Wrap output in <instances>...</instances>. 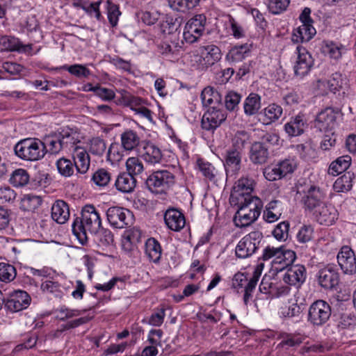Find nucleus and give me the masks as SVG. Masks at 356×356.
Returning a JSON list of instances; mask_svg holds the SVG:
<instances>
[{
    "mask_svg": "<svg viewBox=\"0 0 356 356\" xmlns=\"http://www.w3.org/2000/svg\"><path fill=\"white\" fill-rule=\"evenodd\" d=\"M199 52L203 55L204 61H207L209 67L218 63L222 58L220 49L213 44L200 47Z\"/></svg>",
    "mask_w": 356,
    "mask_h": 356,
    "instance_id": "29",
    "label": "nucleus"
},
{
    "mask_svg": "<svg viewBox=\"0 0 356 356\" xmlns=\"http://www.w3.org/2000/svg\"><path fill=\"white\" fill-rule=\"evenodd\" d=\"M314 219L321 225L330 226L338 218V211L332 204L324 203L312 213Z\"/></svg>",
    "mask_w": 356,
    "mask_h": 356,
    "instance_id": "18",
    "label": "nucleus"
},
{
    "mask_svg": "<svg viewBox=\"0 0 356 356\" xmlns=\"http://www.w3.org/2000/svg\"><path fill=\"white\" fill-rule=\"evenodd\" d=\"M111 180V174L104 168L98 169L92 177V181L98 186H107Z\"/></svg>",
    "mask_w": 356,
    "mask_h": 356,
    "instance_id": "51",
    "label": "nucleus"
},
{
    "mask_svg": "<svg viewBox=\"0 0 356 356\" xmlns=\"http://www.w3.org/2000/svg\"><path fill=\"white\" fill-rule=\"evenodd\" d=\"M100 213L92 204L85 205L81 212V217L74 219L72 230L81 245L88 242L87 232L96 233L102 226Z\"/></svg>",
    "mask_w": 356,
    "mask_h": 356,
    "instance_id": "1",
    "label": "nucleus"
},
{
    "mask_svg": "<svg viewBox=\"0 0 356 356\" xmlns=\"http://www.w3.org/2000/svg\"><path fill=\"white\" fill-rule=\"evenodd\" d=\"M106 146L104 140L99 137L93 138L90 143V152L94 155L102 156Z\"/></svg>",
    "mask_w": 356,
    "mask_h": 356,
    "instance_id": "64",
    "label": "nucleus"
},
{
    "mask_svg": "<svg viewBox=\"0 0 356 356\" xmlns=\"http://www.w3.org/2000/svg\"><path fill=\"white\" fill-rule=\"evenodd\" d=\"M145 184L152 193L166 194L175 185L176 177L168 170H157L148 176Z\"/></svg>",
    "mask_w": 356,
    "mask_h": 356,
    "instance_id": "4",
    "label": "nucleus"
},
{
    "mask_svg": "<svg viewBox=\"0 0 356 356\" xmlns=\"http://www.w3.org/2000/svg\"><path fill=\"white\" fill-rule=\"evenodd\" d=\"M337 326L341 329H346L353 325L355 321V316L352 313L342 312L334 315Z\"/></svg>",
    "mask_w": 356,
    "mask_h": 356,
    "instance_id": "55",
    "label": "nucleus"
},
{
    "mask_svg": "<svg viewBox=\"0 0 356 356\" xmlns=\"http://www.w3.org/2000/svg\"><path fill=\"white\" fill-rule=\"evenodd\" d=\"M323 52L334 60H339L341 58L342 54L346 51L344 45L337 43L333 41H325L323 46Z\"/></svg>",
    "mask_w": 356,
    "mask_h": 356,
    "instance_id": "37",
    "label": "nucleus"
},
{
    "mask_svg": "<svg viewBox=\"0 0 356 356\" xmlns=\"http://www.w3.org/2000/svg\"><path fill=\"white\" fill-rule=\"evenodd\" d=\"M56 318L65 321L67 319L76 317L81 315L83 312L78 309H72L65 306H62L56 309Z\"/></svg>",
    "mask_w": 356,
    "mask_h": 356,
    "instance_id": "57",
    "label": "nucleus"
},
{
    "mask_svg": "<svg viewBox=\"0 0 356 356\" xmlns=\"http://www.w3.org/2000/svg\"><path fill=\"white\" fill-rule=\"evenodd\" d=\"M355 176L353 172H347L338 177L333 184V189L337 193H347L353 187Z\"/></svg>",
    "mask_w": 356,
    "mask_h": 356,
    "instance_id": "36",
    "label": "nucleus"
},
{
    "mask_svg": "<svg viewBox=\"0 0 356 356\" xmlns=\"http://www.w3.org/2000/svg\"><path fill=\"white\" fill-rule=\"evenodd\" d=\"M107 4V15L109 23L113 27L117 26L118 18L121 13L119 10L118 6L111 2L110 0L106 1Z\"/></svg>",
    "mask_w": 356,
    "mask_h": 356,
    "instance_id": "56",
    "label": "nucleus"
},
{
    "mask_svg": "<svg viewBox=\"0 0 356 356\" xmlns=\"http://www.w3.org/2000/svg\"><path fill=\"white\" fill-rule=\"evenodd\" d=\"M337 261L343 273L353 275L356 273V257L350 247L343 245L337 254Z\"/></svg>",
    "mask_w": 356,
    "mask_h": 356,
    "instance_id": "15",
    "label": "nucleus"
},
{
    "mask_svg": "<svg viewBox=\"0 0 356 356\" xmlns=\"http://www.w3.org/2000/svg\"><path fill=\"white\" fill-rule=\"evenodd\" d=\"M261 108V97L257 93H250L243 103L244 113L248 116L256 114Z\"/></svg>",
    "mask_w": 356,
    "mask_h": 356,
    "instance_id": "38",
    "label": "nucleus"
},
{
    "mask_svg": "<svg viewBox=\"0 0 356 356\" xmlns=\"http://www.w3.org/2000/svg\"><path fill=\"white\" fill-rule=\"evenodd\" d=\"M91 234L95 236V241L101 247H108L112 245L114 241L111 231L103 228L102 226L96 233H91Z\"/></svg>",
    "mask_w": 356,
    "mask_h": 356,
    "instance_id": "42",
    "label": "nucleus"
},
{
    "mask_svg": "<svg viewBox=\"0 0 356 356\" xmlns=\"http://www.w3.org/2000/svg\"><path fill=\"white\" fill-rule=\"evenodd\" d=\"M115 186L116 189L122 193H131L136 186V178L127 172H122L118 176Z\"/></svg>",
    "mask_w": 356,
    "mask_h": 356,
    "instance_id": "30",
    "label": "nucleus"
},
{
    "mask_svg": "<svg viewBox=\"0 0 356 356\" xmlns=\"http://www.w3.org/2000/svg\"><path fill=\"white\" fill-rule=\"evenodd\" d=\"M16 277V269L10 264L0 263V280L8 282L13 280Z\"/></svg>",
    "mask_w": 356,
    "mask_h": 356,
    "instance_id": "53",
    "label": "nucleus"
},
{
    "mask_svg": "<svg viewBox=\"0 0 356 356\" xmlns=\"http://www.w3.org/2000/svg\"><path fill=\"white\" fill-rule=\"evenodd\" d=\"M243 152L229 148L227 149L224 166L227 176L236 175L241 167V159Z\"/></svg>",
    "mask_w": 356,
    "mask_h": 356,
    "instance_id": "19",
    "label": "nucleus"
},
{
    "mask_svg": "<svg viewBox=\"0 0 356 356\" xmlns=\"http://www.w3.org/2000/svg\"><path fill=\"white\" fill-rule=\"evenodd\" d=\"M316 33L312 24H302L293 31L292 41L296 43L308 42Z\"/></svg>",
    "mask_w": 356,
    "mask_h": 356,
    "instance_id": "33",
    "label": "nucleus"
},
{
    "mask_svg": "<svg viewBox=\"0 0 356 356\" xmlns=\"http://www.w3.org/2000/svg\"><path fill=\"white\" fill-rule=\"evenodd\" d=\"M290 0H268V7L273 14H280L286 10Z\"/></svg>",
    "mask_w": 356,
    "mask_h": 356,
    "instance_id": "63",
    "label": "nucleus"
},
{
    "mask_svg": "<svg viewBox=\"0 0 356 356\" xmlns=\"http://www.w3.org/2000/svg\"><path fill=\"white\" fill-rule=\"evenodd\" d=\"M197 168L205 179L214 181L216 172V168L211 163L205 161L202 159H198L197 160Z\"/></svg>",
    "mask_w": 356,
    "mask_h": 356,
    "instance_id": "46",
    "label": "nucleus"
},
{
    "mask_svg": "<svg viewBox=\"0 0 356 356\" xmlns=\"http://www.w3.org/2000/svg\"><path fill=\"white\" fill-rule=\"evenodd\" d=\"M56 165L61 176L69 177L74 174L75 166L70 159L64 157L60 158L56 161Z\"/></svg>",
    "mask_w": 356,
    "mask_h": 356,
    "instance_id": "48",
    "label": "nucleus"
},
{
    "mask_svg": "<svg viewBox=\"0 0 356 356\" xmlns=\"http://www.w3.org/2000/svg\"><path fill=\"white\" fill-rule=\"evenodd\" d=\"M283 109L277 104H270L266 107L263 113L266 124H270L277 120L282 115Z\"/></svg>",
    "mask_w": 356,
    "mask_h": 356,
    "instance_id": "44",
    "label": "nucleus"
},
{
    "mask_svg": "<svg viewBox=\"0 0 356 356\" xmlns=\"http://www.w3.org/2000/svg\"><path fill=\"white\" fill-rule=\"evenodd\" d=\"M41 290L44 293L53 294L55 297H62L63 292L59 282L53 280H46L41 284Z\"/></svg>",
    "mask_w": 356,
    "mask_h": 356,
    "instance_id": "52",
    "label": "nucleus"
},
{
    "mask_svg": "<svg viewBox=\"0 0 356 356\" xmlns=\"http://www.w3.org/2000/svg\"><path fill=\"white\" fill-rule=\"evenodd\" d=\"M282 211V203L280 200H272L266 204L263 218L267 222H274L280 218Z\"/></svg>",
    "mask_w": 356,
    "mask_h": 356,
    "instance_id": "28",
    "label": "nucleus"
},
{
    "mask_svg": "<svg viewBox=\"0 0 356 356\" xmlns=\"http://www.w3.org/2000/svg\"><path fill=\"white\" fill-rule=\"evenodd\" d=\"M279 257L280 259L277 261V264L280 267H275L277 270H282L285 268L293 266L292 264L296 259V254L294 251L286 249L284 246L280 247Z\"/></svg>",
    "mask_w": 356,
    "mask_h": 356,
    "instance_id": "39",
    "label": "nucleus"
},
{
    "mask_svg": "<svg viewBox=\"0 0 356 356\" xmlns=\"http://www.w3.org/2000/svg\"><path fill=\"white\" fill-rule=\"evenodd\" d=\"M280 254V247H273L270 245H267L263 250V253L260 257H259V260L262 261H268L270 259H273V264L274 265L277 264V261L280 259L279 257Z\"/></svg>",
    "mask_w": 356,
    "mask_h": 356,
    "instance_id": "58",
    "label": "nucleus"
},
{
    "mask_svg": "<svg viewBox=\"0 0 356 356\" xmlns=\"http://www.w3.org/2000/svg\"><path fill=\"white\" fill-rule=\"evenodd\" d=\"M250 134L244 130L238 131L232 138L230 149L243 152L245 147L250 143Z\"/></svg>",
    "mask_w": 356,
    "mask_h": 356,
    "instance_id": "41",
    "label": "nucleus"
},
{
    "mask_svg": "<svg viewBox=\"0 0 356 356\" xmlns=\"http://www.w3.org/2000/svg\"><path fill=\"white\" fill-rule=\"evenodd\" d=\"M51 218L58 224H64L70 218L68 204L63 200H56L51 207Z\"/></svg>",
    "mask_w": 356,
    "mask_h": 356,
    "instance_id": "26",
    "label": "nucleus"
},
{
    "mask_svg": "<svg viewBox=\"0 0 356 356\" xmlns=\"http://www.w3.org/2000/svg\"><path fill=\"white\" fill-rule=\"evenodd\" d=\"M201 99L204 106H218L222 104V97L220 93L212 87L205 88L201 93Z\"/></svg>",
    "mask_w": 356,
    "mask_h": 356,
    "instance_id": "32",
    "label": "nucleus"
},
{
    "mask_svg": "<svg viewBox=\"0 0 356 356\" xmlns=\"http://www.w3.org/2000/svg\"><path fill=\"white\" fill-rule=\"evenodd\" d=\"M268 147H264L259 142L252 144L250 151V159L254 164H264L268 159Z\"/></svg>",
    "mask_w": 356,
    "mask_h": 356,
    "instance_id": "27",
    "label": "nucleus"
},
{
    "mask_svg": "<svg viewBox=\"0 0 356 356\" xmlns=\"http://www.w3.org/2000/svg\"><path fill=\"white\" fill-rule=\"evenodd\" d=\"M145 254L151 261L159 262L162 255V248L156 238L151 237L146 241Z\"/></svg>",
    "mask_w": 356,
    "mask_h": 356,
    "instance_id": "35",
    "label": "nucleus"
},
{
    "mask_svg": "<svg viewBox=\"0 0 356 356\" xmlns=\"http://www.w3.org/2000/svg\"><path fill=\"white\" fill-rule=\"evenodd\" d=\"M14 151L17 157L29 161H39L47 154L43 142L36 138L21 140L15 145Z\"/></svg>",
    "mask_w": 356,
    "mask_h": 356,
    "instance_id": "3",
    "label": "nucleus"
},
{
    "mask_svg": "<svg viewBox=\"0 0 356 356\" xmlns=\"http://www.w3.org/2000/svg\"><path fill=\"white\" fill-rule=\"evenodd\" d=\"M30 175L26 170L18 168L15 170L10 175L9 182L15 187L20 188L28 184Z\"/></svg>",
    "mask_w": 356,
    "mask_h": 356,
    "instance_id": "40",
    "label": "nucleus"
},
{
    "mask_svg": "<svg viewBox=\"0 0 356 356\" xmlns=\"http://www.w3.org/2000/svg\"><path fill=\"white\" fill-rule=\"evenodd\" d=\"M331 313L330 305L323 300H318L310 305L307 321L314 326H322L329 320Z\"/></svg>",
    "mask_w": 356,
    "mask_h": 356,
    "instance_id": "8",
    "label": "nucleus"
},
{
    "mask_svg": "<svg viewBox=\"0 0 356 356\" xmlns=\"http://www.w3.org/2000/svg\"><path fill=\"white\" fill-rule=\"evenodd\" d=\"M231 205L238 208L234 221L236 226L240 227H247L254 222L259 218L263 208L260 198H254L241 204Z\"/></svg>",
    "mask_w": 356,
    "mask_h": 356,
    "instance_id": "2",
    "label": "nucleus"
},
{
    "mask_svg": "<svg viewBox=\"0 0 356 356\" xmlns=\"http://www.w3.org/2000/svg\"><path fill=\"white\" fill-rule=\"evenodd\" d=\"M206 17L204 15H197L188 21L184 32V40L190 44L196 42L204 31Z\"/></svg>",
    "mask_w": 356,
    "mask_h": 356,
    "instance_id": "10",
    "label": "nucleus"
},
{
    "mask_svg": "<svg viewBox=\"0 0 356 356\" xmlns=\"http://www.w3.org/2000/svg\"><path fill=\"white\" fill-rule=\"evenodd\" d=\"M351 161L352 159L349 155L339 156L330 164L327 173L332 176H337L350 167Z\"/></svg>",
    "mask_w": 356,
    "mask_h": 356,
    "instance_id": "34",
    "label": "nucleus"
},
{
    "mask_svg": "<svg viewBox=\"0 0 356 356\" xmlns=\"http://www.w3.org/2000/svg\"><path fill=\"white\" fill-rule=\"evenodd\" d=\"M181 20L172 18L166 20L161 25V31L165 35H172L174 38L179 35L181 31ZM173 40H175V38Z\"/></svg>",
    "mask_w": 356,
    "mask_h": 356,
    "instance_id": "49",
    "label": "nucleus"
},
{
    "mask_svg": "<svg viewBox=\"0 0 356 356\" xmlns=\"http://www.w3.org/2000/svg\"><path fill=\"white\" fill-rule=\"evenodd\" d=\"M307 127L304 115L298 114L291 117L289 121L284 124V129L289 136L296 137L302 135Z\"/></svg>",
    "mask_w": 356,
    "mask_h": 356,
    "instance_id": "23",
    "label": "nucleus"
},
{
    "mask_svg": "<svg viewBox=\"0 0 356 356\" xmlns=\"http://www.w3.org/2000/svg\"><path fill=\"white\" fill-rule=\"evenodd\" d=\"M59 130L68 150L70 152L73 150L74 152L75 147H79L77 145L81 143L79 133L76 129L69 127L59 128Z\"/></svg>",
    "mask_w": 356,
    "mask_h": 356,
    "instance_id": "31",
    "label": "nucleus"
},
{
    "mask_svg": "<svg viewBox=\"0 0 356 356\" xmlns=\"http://www.w3.org/2000/svg\"><path fill=\"white\" fill-rule=\"evenodd\" d=\"M318 281L321 287L332 289L339 284V273L332 268H324L318 273Z\"/></svg>",
    "mask_w": 356,
    "mask_h": 356,
    "instance_id": "22",
    "label": "nucleus"
},
{
    "mask_svg": "<svg viewBox=\"0 0 356 356\" xmlns=\"http://www.w3.org/2000/svg\"><path fill=\"white\" fill-rule=\"evenodd\" d=\"M263 238V234L259 230L246 234L236 247V256L240 259L250 257L262 245Z\"/></svg>",
    "mask_w": 356,
    "mask_h": 356,
    "instance_id": "5",
    "label": "nucleus"
},
{
    "mask_svg": "<svg viewBox=\"0 0 356 356\" xmlns=\"http://www.w3.org/2000/svg\"><path fill=\"white\" fill-rule=\"evenodd\" d=\"M121 145L126 151L135 150L138 147H141L140 137L138 133L132 129H126L120 136Z\"/></svg>",
    "mask_w": 356,
    "mask_h": 356,
    "instance_id": "25",
    "label": "nucleus"
},
{
    "mask_svg": "<svg viewBox=\"0 0 356 356\" xmlns=\"http://www.w3.org/2000/svg\"><path fill=\"white\" fill-rule=\"evenodd\" d=\"M31 298L25 291L16 290L9 293L5 300V308L11 313H15L26 309Z\"/></svg>",
    "mask_w": 356,
    "mask_h": 356,
    "instance_id": "13",
    "label": "nucleus"
},
{
    "mask_svg": "<svg viewBox=\"0 0 356 356\" xmlns=\"http://www.w3.org/2000/svg\"><path fill=\"white\" fill-rule=\"evenodd\" d=\"M297 58L294 63L293 70L296 76L303 78L309 74L314 65V58L312 54L301 45L296 47Z\"/></svg>",
    "mask_w": 356,
    "mask_h": 356,
    "instance_id": "12",
    "label": "nucleus"
},
{
    "mask_svg": "<svg viewBox=\"0 0 356 356\" xmlns=\"http://www.w3.org/2000/svg\"><path fill=\"white\" fill-rule=\"evenodd\" d=\"M142 159L151 165L161 163L163 161V154L161 149L150 141L143 140L139 149Z\"/></svg>",
    "mask_w": 356,
    "mask_h": 356,
    "instance_id": "16",
    "label": "nucleus"
},
{
    "mask_svg": "<svg viewBox=\"0 0 356 356\" xmlns=\"http://www.w3.org/2000/svg\"><path fill=\"white\" fill-rule=\"evenodd\" d=\"M263 174L265 178L270 181L280 180L284 177L279 166H277V163L265 168Z\"/></svg>",
    "mask_w": 356,
    "mask_h": 356,
    "instance_id": "60",
    "label": "nucleus"
},
{
    "mask_svg": "<svg viewBox=\"0 0 356 356\" xmlns=\"http://www.w3.org/2000/svg\"><path fill=\"white\" fill-rule=\"evenodd\" d=\"M341 109L337 107L327 106L322 109L315 118V127L321 131H330L337 126V118Z\"/></svg>",
    "mask_w": 356,
    "mask_h": 356,
    "instance_id": "9",
    "label": "nucleus"
},
{
    "mask_svg": "<svg viewBox=\"0 0 356 356\" xmlns=\"http://www.w3.org/2000/svg\"><path fill=\"white\" fill-rule=\"evenodd\" d=\"M127 172L136 177L141 175L144 170V165L142 161L136 156L129 157L126 161Z\"/></svg>",
    "mask_w": 356,
    "mask_h": 356,
    "instance_id": "45",
    "label": "nucleus"
},
{
    "mask_svg": "<svg viewBox=\"0 0 356 356\" xmlns=\"http://www.w3.org/2000/svg\"><path fill=\"white\" fill-rule=\"evenodd\" d=\"M164 221L168 228L174 232L181 231L186 225L184 215L175 208H169L165 211Z\"/></svg>",
    "mask_w": 356,
    "mask_h": 356,
    "instance_id": "20",
    "label": "nucleus"
},
{
    "mask_svg": "<svg viewBox=\"0 0 356 356\" xmlns=\"http://www.w3.org/2000/svg\"><path fill=\"white\" fill-rule=\"evenodd\" d=\"M61 68L67 70L70 74L79 79L87 78L91 74L90 70L81 64L65 65Z\"/></svg>",
    "mask_w": 356,
    "mask_h": 356,
    "instance_id": "50",
    "label": "nucleus"
},
{
    "mask_svg": "<svg viewBox=\"0 0 356 356\" xmlns=\"http://www.w3.org/2000/svg\"><path fill=\"white\" fill-rule=\"evenodd\" d=\"M254 181L252 179L243 177L234 184L229 197L231 204H241L254 198H259L252 195Z\"/></svg>",
    "mask_w": 356,
    "mask_h": 356,
    "instance_id": "6",
    "label": "nucleus"
},
{
    "mask_svg": "<svg viewBox=\"0 0 356 356\" xmlns=\"http://www.w3.org/2000/svg\"><path fill=\"white\" fill-rule=\"evenodd\" d=\"M258 280L259 275L254 274L245 284L243 295V302L245 305L248 304L250 300L252 298V293L256 288Z\"/></svg>",
    "mask_w": 356,
    "mask_h": 356,
    "instance_id": "62",
    "label": "nucleus"
},
{
    "mask_svg": "<svg viewBox=\"0 0 356 356\" xmlns=\"http://www.w3.org/2000/svg\"><path fill=\"white\" fill-rule=\"evenodd\" d=\"M277 166H279L282 174L284 177L287 175L291 174L297 168V163L295 159L288 158L284 160L280 161L277 163Z\"/></svg>",
    "mask_w": 356,
    "mask_h": 356,
    "instance_id": "59",
    "label": "nucleus"
},
{
    "mask_svg": "<svg viewBox=\"0 0 356 356\" xmlns=\"http://www.w3.org/2000/svg\"><path fill=\"white\" fill-rule=\"evenodd\" d=\"M283 280L285 283L299 288L305 281L306 269L302 265H293L286 268Z\"/></svg>",
    "mask_w": 356,
    "mask_h": 356,
    "instance_id": "21",
    "label": "nucleus"
},
{
    "mask_svg": "<svg viewBox=\"0 0 356 356\" xmlns=\"http://www.w3.org/2000/svg\"><path fill=\"white\" fill-rule=\"evenodd\" d=\"M324 195L318 187L311 186L302 198V202L306 210L314 212L325 202Z\"/></svg>",
    "mask_w": 356,
    "mask_h": 356,
    "instance_id": "17",
    "label": "nucleus"
},
{
    "mask_svg": "<svg viewBox=\"0 0 356 356\" xmlns=\"http://www.w3.org/2000/svg\"><path fill=\"white\" fill-rule=\"evenodd\" d=\"M42 202V199L40 196L27 195L22 200V207L24 210L34 211L41 205Z\"/></svg>",
    "mask_w": 356,
    "mask_h": 356,
    "instance_id": "54",
    "label": "nucleus"
},
{
    "mask_svg": "<svg viewBox=\"0 0 356 356\" xmlns=\"http://www.w3.org/2000/svg\"><path fill=\"white\" fill-rule=\"evenodd\" d=\"M200 3V0H168L169 6L174 10L186 13L193 9Z\"/></svg>",
    "mask_w": 356,
    "mask_h": 356,
    "instance_id": "43",
    "label": "nucleus"
},
{
    "mask_svg": "<svg viewBox=\"0 0 356 356\" xmlns=\"http://www.w3.org/2000/svg\"><path fill=\"white\" fill-rule=\"evenodd\" d=\"M172 42V45L165 42L160 44L158 46L159 53L166 57L177 55L181 46L175 40Z\"/></svg>",
    "mask_w": 356,
    "mask_h": 356,
    "instance_id": "61",
    "label": "nucleus"
},
{
    "mask_svg": "<svg viewBox=\"0 0 356 356\" xmlns=\"http://www.w3.org/2000/svg\"><path fill=\"white\" fill-rule=\"evenodd\" d=\"M227 118V112L223 105L209 108L202 119V127L207 131H214Z\"/></svg>",
    "mask_w": 356,
    "mask_h": 356,
    "instance_id": "11",
    "label": "nucleus"
},
{
    "mask_svg": "<svg viewBox=\"0 0 356 356\" xmlns=\"http://www.w3.org/2000/svg\"><path fill=\"white\" fill-rule=\"evenodd\" d=\"M318 87L326 88L330 92L339 95L344 96L348 90V80L340 73H334L328 79L318 81Z\"/></svg>",
    "mask_w": 356,
    "mask_h": 356,
    "instance_id": "14",
    "label": "nucleus"
},
{
    "mask_svg": "<svg viewBox=\"0 0 356 356\" xmlns=\"http://www.w3.org/2000/svg\"><path fill=\"white\" fill-rule=\"evenodd\" d=\"M250 51V45L247 43L236 45L229 50L227 56L229 60H231L233 62H237L243 59L245 54H247Z\"/></svg>",
    "mask_w": 356,
    "mask_h": 356,
    "instance_id": "47",
    "label": "nucleus"
},
{
    "mask_svg": "<svg viewBox=\"0 0 356 356\" xmlns=\"http://www.w3.org/2000/svg\"><path fill=\"white\" fill-rule=\"evenodd\" d=\"M73 163L78 172L85 174L89 169L90 160L87 151L82 147H76L73 152Z\"/></svg>",
    "mask_w": 356,
    "mask_h": 356,
    "instance_id": "24",
    "label": "nucleus"
},
{
    "mask_svg": "<svg viewBox=\"0 0 356 356\" xmlns=\"http://www.w3.org/2000/svg\"><path fill=\"white\" fill-rule=\"evenodd\" d=\"M106 214L108 223L113 228L123 229L130 227L134 222L133 213L124 207H109Z\"/></svg>",
    "mask_w": 356,
    "mask_h": 356,
    "instance_id": "7",
    "label": "nucleus"
}]
</instances>
